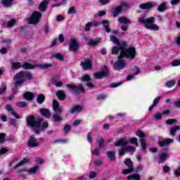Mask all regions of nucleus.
<instances>
[{
  "instance_id": "nucleus-1",
  "label": "nucleus",
  "mask_w": 180,
  "mask_h": 180,
  "mask_svg": "<svg viewBox=\"0 0 180 180\" xmlns=\"http://www.w3.org/2000/svg\"><path fill=\"white\" fill-rule=\"evenodd\" d=\"M110 41L114 43V44H117V46H113L112 49L111 53L112 54H119L120 53V57L122 56H125L126 58H130V60H134V57H136V48L131 47L126 49L127 44L125 41L122 42L119 41V39H117L115 36H111L110 39Z\"/></svg>"
},
{
  "instance_id": "nucleus-2",
  "label": "nucleus",
  "mask_w": 180,
  "mask_h": 180,
  "mask_svg": "<svg viewBox=\"0 0 180 180\" xmlns=\"http://www.w3.org/2000/svg\"><path fill=\"white\" fill-rule=\"evenodd\" d=\"M13 79L15 81V86H20V85L25 83V79L29 81L33 79V74L27 71L20 72L14 75Z\"/></svg>"
},
{
  "instance_id": "nucleus-3",
  "label": "nucleus",
  "mask_w": 180,
  "mask_h": 180,
  "mask_svg": "<svg viewBox=\"0 0 180 180\" xmlns=\"http://www.w3.org/2000/svg\"><path fill=\"white\" fill-rule=\"evenodd\" d=\"M129 144V141L126 139H121L114 143V146H122V147L118 150L120 155H124V152L127 151L128 153H134L136 151V147L132 146H127Z\"/></svg>"
},
{
  "instance_id": "nucleus-4",
  "label": "nucleus",
  "mask_w": 180,
  "mask_h": 180,
  "mask_svg": "<svg viewBox=\"0 0 180 180\" xmlns=\"http://www.w3.org/2000/svg\"><path fill=\"white\" fill-rule=\"evenodd\" d=\"M138 22L142 23L144 25V27L149 30H160L158 25L154 24V22H155V18L154 17H149L148 18L141 17L138 19Z\"/></svg>"
},
{
  "instance_id": "nucleus-5",
  "label": "nucleus",
  "mask_w": 180,
  "mask_h": 180,
  "mask_svg": "<svg viewBox=\"0 0 180 180\" xmlns=\"http://www.w3.org/2000/svg\"><path fill=\"white\" fill-rule=\"evenodd\" d=\"M27 124L32 127L37 134L40 133V125L41 124V120H36L34 115H30L26 117Z\"/></svg>"
},
{
  "instance_id": "nucleus-6",
  "label": "nucleus",
  "mask_w": 180,
  "mask_h": 180,
  "mask_svg": "<svg viewBox=\"0 0 180 180\" xmlns=\"http://www.w3.org/2000/svg\"><path fill=\"white\" fill-rule=\"evenodd\" d=\"M123 57H126V56H121L120 53V56H118V60L115 61L113 64V68L115 70V71H120V70H123L127 65L126 63V61L122 58Z\"/></svg>"
},
{
  "instance_id": "nucleus-7",
  "label": "nucleus",
  "mask_w": 180,
  "mask_h": 180,
  "mask_svg": "<svg viewBox=\"0 0 180 180\" xmlns=\"http://www.w3.org/2000/svg\"><path fill=\"white\" fill-rule=\"evenodd\" d=\"M136 135L138 136V137L141 138L139 139V141L141 143V150L142 151L146 152V150H147V143L146 142V134H144L143 132L141 131V130H138L136 131Z\"/></svg>"
},
{
  "instance_id": "nucleus-8",
  "label": "nucleus",
  "mask_w": 180,
  "mask_h": 180,
  "mask_svg": "<svg viewBox=\"0 0 180 180\" xmlns=\"http://www.w3.org/2000/svg\"><path fill=\"white\" fill-rule=\"evenodd\" d=\"M125 165H127L128 169H124L122 170V174L124 175H127L128 174H131V172H134V167L133 165V162L130 158H127L124 162Z\"/></svg>"
},
{
  "instance_id": "nucleus-9",
  "label": "nucleus",
  "mask_w": 180,
  "mask_h": 180,
  "mask_svg": "<svg viewBox=\"0 0 180 180\" xmlns=\"http://www.w3.org/2000/svg\"><path fill=\"white\" fill-rule=\"evenodd\" d=\"M40 18H41V13L35 11L31 15L30 18L28 19V23L30 25H36L40 20Z\"/></svg>"
},
{
  "instance_id": "nucleus-10",
  "label": "nucleus",
  "mask_w": 180,
  "mask_h": 180,
  "mask_svg": "<svg viewBox=\"0 0 180 180\" xmlns=\"http://www.w3.org/2000/svg\"><path fill=\"white\" fill-rule=\"evenodd\" d=\"M108 67L106 65H104L101 69V72H98L94 74V77L95 78V79H102V78L108 77Z\"/></svg>"
},
{
  "instance_id": "nucleus-11",
  "label": "nucleus",
  "mask_w": 180,
  "mask_h": 180,
  "mask_svg": "<svg viewBox=\"0 0 180 180\" xmlns=\"http://www.w3.org/2000/svg\"><path fill=\"white\" fill-rule=\"evenodd\" d=\"M67 88L72 89V91L75 92V94H77L78 91H80L81 92H85V88H84V85H82V84H79L78 86L68 84Z\"/></svg>"
},
{
  "instance_id": "nucleus-12",
  "label": "nucleus",
  "mask_w": 180,
  "mask_h": 180,
  "mask_svg": "<svg viewBox=\"0 0 180 180\" xmlns=\"http://www.w3.org/2000/svg\"><path fill=\"white\" fill-rule=\"evenodd\" d=\"M78 47H79V45L78 44L77 39H72L69 44V49L70 50V51H73L74 53H75V51L78 50Z\"/></svg>"
},
{
  "instance_id": "nucleus-13",
  "label": "nucleus",
  "mask_w": 180,
  "mask_h": 180,
  "mask_svg": "<svg viewBox=\"0 0 180 180\" xmlns=\"http://www.w3.org/2000/svg\"><path fill=\"white\" fill-rule=\"evenodd\" d=\"M28 147L30 148H34L36 147H39V141H37V139H35L33 136H31L30 137V139L28 141Z\"/></svg>"
},
{
  "instance_id": "nucleus-14",
  "label": "nucleus",
  "mask_w": 180,
  "mask_h": 180,
  "mask_svg": "<svg viewBox=\"0 0 180 180\" xmlns=\"http://www.w3.org/2000/svg\"><path fill=\"white\" fill-rule=\"evenodd\" d=\"M155 6V4L152 2L143 3L139 5V9H142L144 11H150L153 9Z\"/></svg>"
},
{
  "instance_id": "nucleus-15",
  "label": "nucleus",
  "mask_w": 180,
  "mask_h": 180,
  "mask_svg": "<svg viewBox=\"0 0 180 180\" xmlns=\"http://www.w3.org/2000/svg\"><path fill=\"white\" fill-rule=\"evenodd\" d=\"M96 143L98 144L99 148H105L106 145H105V139L101 135H98L96 139Z\"/></svg>"
},
{
  "instance_id": "nucleus-16",
  "label": "nucleus",
  "mask_w": 180,
  "mask_h": 180,
  "mask_svg": "<svg viewBox=\"0 0 180 180\" xmlns=\"http://www.w3.org/2000/svg\"><path fill=\"white\" fill-rule=\"evenodd\" d=\"M81 66L84 70H91L92 68V62L89 59H85L84 62L81 63Z\"/></svg>"
},
{
  "instance_id": "nucleus-17",
  "label": "nucleus",
  "mask_w": 180,
  "mask_h": 180,
  "mask_svg": "<svg viewBox=\"0 0 180 180\" xmlns=\"http://www.w3.org/2000/svg\"><path fill=\"white\" fill-rule=\"evenodd\" d=\"M53 109L56 113H61L63 112V108L57 100H53Z\"/></svg>"
},
{
  "instance_id": "nucleus-18",
  "label": "nucleus",
  "mask_w": 180,
  "mask_h": 180,
  "mask_svg": "<svg viewBox=\"0 0 180 180\" xmlns=\"http://www.w3.org/2000/svg\"><path fill=\"white\" fill-rule=\"evenodd\" d=\"M49 3V0H44V1L41 2L38 7V9L41 11V12H46V11L47 10V6Z\"/></svg>"
},
{
  "instance_id": "nucleus-19",
  "label": "nucleus",
  "mask_w": 180,
  "mask_h": 180,
  "mask_svg": "<svg viewBox=\"0 0 180 180\" xmlns=\"http://www.w3.org/2000/svg\"><path fill=\"white\" fill-rule=\"evenodd\" d=\"M6 109L8 111H11V115L12 116H14L15 119H20V116H19V115H18L16 112H15V111H13V108H12V105L11 104L6 105Z\"/></svg>"
},
{
  "instance_id": "nucleus-20",
  "label": "nucleus",
  "mask_w": 180,
  "mask_h": 180,
  "mask_svg": "<svg viewBox=\"0 0 180 180\" xmlns=\"http://www.w3.org/2000/svg\"><path fill=\"white\" fill-rule=\"evenodd\" d=\"M84 108L82 105H75L70 109V113H79V112H82Z\"/></svg>"
},
{
  "instance_id": "nucleus-21",
  "label": "nucleus",
  "mask_w": 180,
  "mask_h": 180,
  "mask_svg": "<svg viewBox=\"0 0 180 180\" xmlns=\"http://www.w3.org/2000/svg\"><path fill=\"white\" fill-rule=\"evenodd\" d=\"M118 22L122 25H130L131 23V20L129 18H126L125 16L120 17L118 18Z\"/></svg>"
},
{
  "instance_id": "nucleus-22",
  "label": "nucleus",
  "mask_w": 180,
  "mask_h": 180,
  "mask_svg": "<svg viewBox=\"0 0 180 180\" xmlns=\"http://www.w3.org/2000/svg\"><path fill=\"white\" fill-rule=\"evenodd\" d=\"M39 112L41 115H42V116H44L46 119H50V116H51V114L50 113V111L48 109L41 108Z\"/></svg>"
},
{
  "instance_id": "nucleus-23",
  "label": "nucleus",
  "mask_w": 180,
  "mask_h": 180,
  "mask_svg": "<svg viewBox=\"0 0 180 180\" xmlns=\"http://www.w3.org/2000/svg\"><path fill=\"white\" fill-rule=\"evenodd\" d=\"M168 157V153L167 152H163L162 153H160L159 155V160L158 162L159 164H162L167 160V158Z\"/></svg>"
},
{
  "instance_id": "nucleus-24",
  "label": "nucleus",
  "mask_w": 180,
  "mask_h": 180,
  "mask_svg": "<svg viewBox=\"0 0 180 180\" xmlns=\"http://www.w3.org/2000/svg\"><path fill=\"white\" fill-rule=\"evenodd\" d=\"M123 10V7H122V6H118L116 8L112 9V15L115 18H116V16H118V15H120V13L122 12V11Z\"/></svg>"
},
{
  "instance_id": "nucleus-25",
  "label": "nucleus",
  "mask_w": 180,
  "mask_h": 180,
  "mask_svg": "<svg viewBox=\"0 0 180 180\" xmlns=\"http://www.w3.org/2000/svg\"><path fill=\"white\" fill-rule=\"evenodd\" d=\"M171 143H174V139H167L165 141H162L159 142L160 147H165V146H168V144H171Z\"/></svg>"
},
{
  "instance_id": "nucleus-26",
  "label": "nucleus",
  "mask_w": 180,
  "mask_h": 180,
  "mask_svg": "<svg viewBox=\"0 0 180 180\" xmlns=\"http://www.w3.org/2000/svg\"><path fill=\"white\" fill-rule=\"evenodd\" d=\"M56 96L60 101H65V93L63 91L59 90L56 91Z\"/></svg>"
},
{
  "instance_id": "nucleus-27",
  "label": "nucleus",
  "mask_w": 180,
  "mask_h": 180,
  "mask_svg": "<svg viewBox=\"0 0 180 180\" xmlns=\"http://www.w3.org/2000/svg\"><path fill=\"white\" fill-rule=\"evenodd\" d=\"M22 96L27 99V101H32L33 98H34V94L30 91H27Z\"/></svg>"
},
{
  "instance_id": "nucleus-28",
  "label": "nucleus",
  "mask_w": 180,
  "mask_h": 180,
  "mask_svg": "<svg viewBox=\"0 0 180 180\" xmlns=\"http://www.w3.org/2000/svg\"><path fill=\"white\" fill-rule=\"evenodd\" d=\"M101 43V38H96L95 39H89V46H97Z\"/></svg>"
},
{
  "instance_id": "nucleus-29",
  "label": "nucleus",
  "mask_w": 180,
  "mask_h": 180,
  "mask_svg": "<svg viewBox=\"0 0 180 180\" xmlns=\"http://www.w3.org/2000/svg\"><path fill=\"white\" fill-rule=\"evenodd\" d=\"M12 2H13V0H1V4H2L4 8L12 6Z\"/></svg>"
},
{
  "instance_id": "nucleus-30",
  "label": "nucleus",
  "mask_w": 180,
  "mask_h": 180,
  "mask_svg": "<svg viewBox=\"0 0 180 180\" xmlns=\"http://www.w3.org/2000/svg\"><path fill=\"white\" fill-rule=\"evenodd\" d=\"M107 155H108V158H109L110 161H115V160L116 159L115 158L116 153L115 151H112V150L108 151Z\"/></svg>"
},
{
  "instance_id": "nucleus-31",
  "label": "nucleus",
  "mask_w": 180,
  "mask_h": 180,
  "mask_svg": "<svg viewBox=\"0 0 180 180\" xmlns=\"http://www.w3.org/2000/svg\"><path fill=\"white\" fill-rule=\"evenodd\" d=\"M180 127L179 126H174L170 129L169 134L174 136L175 134H176L177 131H179Z\"/></svg>"
},
{
  "instance_id": "nucleus-32",
  "label": "nucleus",
  "mask_w": 180,
  "mask_h": 180,
  "mask_svg": "<svg viewBox=\"0 0 180 180\" xmlns=\"http://www.w3.org/2000/svg\"><path fill=\"white\" fill-rule=\"evenodd\" d=\"M91 155H95L96 157H99L101 155V148H96L94 149H91Z\"/></svg>"
},
{
  "instance_id": "nucleus-33",
  "label": "nucleus",
  "mask_w": 180,
  "mask_h": 180,
  "mask_svg": "<svg viewBox=\"0 0 180 180\" xmlns=\"http://www.w3.org/2000/svg\"><path fill=\"white\" fill-rule=\"evenodd\" d=\"M22 65L19 62H14L12 63L11 70L13 71H16V70H19V68H21Z\"/></svg>"
},
{
  "instance_id": "nucleus-34",
  "label": "nucleus",
  "mask_w": 180,
  "mask_h": 180,
  "mask_svg": "<svg viewBox=\"0 0 180 180\" xmlns=\"http://www.w3.org/2000/svg\"><path fill=\"white\" fill-rule=\"evenodd\" d=\"M52 57L56 58V60H59L60 61H63V60H64V56H63V54L60 53H52Z\"/></svg>"
},
{
  "instance_id": "nucleus-35",
  "label": "nucleus",
  "mask_w": 180,
  "mask_h": 180,
  "mask_svg": "<svg viewBox=\"0 0 180 180\" xmlns=\"http://www.w3.org/2000/svg\"><path fill=\"white\" fill-rule=\"evenodd\" d=\"M29 162V159L25 158L18 162L16 165L14 166V169L19 168V167H22L25 164H27Z\"/></svg>"
},
{
  "instance_id": "nucleus-36",
  "label": "nucleus",
  "mask_w": 180,
  "mask_h": 180,
  "mask_svg": "<svg viewBox=\"0 0 180 180\" xmlns=\"http://www.w3.org/2000/svg\"><path fill=\"white\" fill-rule=\"evenodd\" d=\"M103 27L105 29V32L109 33L110 32V28L109 27V21L104 20L102 22Z\"/></svg>"
},
{
  "instance_id": "nucleus-37",
  "label": "nucleus",
  "mask_w": 180,
  "mask_h": 180,
  "mask_svg": "<svg viewBox=\"0 0 180 180\" xmlns=\"http://www.w3.org/2000/svg\"><path fill=\"white\" fill-rule=\"evenodd\" d=\"M175 84H176V80L172 79L165 83V86L167 88H172V86H175Z\"/></svg>"
},
{
  "instance_id": "nucleus-38",
  "label": "nucleus",
  "mask_w": 180,
  "mask_h": 180,
  "mask_svg": "<svg viewBox=\"0 0 180 180\" xmlns=\"http://www.w3.org/2000/svg\"><path fill=\"white\" fill-rule=\"evenodd\" d=\"M158 11L159 12H164V11H167V3L163 2L160 4L158 7Z\"/></svg>"
},
{
  "instance_id": "nucleus-39",
  "label": "nucleus",
  "mask_w": 180,
  "mask_h": 180,
  "mask_svg": "<svg viewBox=\"0 0 180 180\" xmlns=\"http://www.w3.org/2000/svg\"><path fill=\"white\" fill-rule=\"evenodd\" d=\"M39 67L41 70H47L49 68H51V67H53V64L44 63V64L39 65Z\"/></svg>"
},
{
  "instance_id": "nucleus-40",
  "label": "nucleus",
  "mask_w": 180,
  "mask_h": 180,
  "mask_svg": "<svg viewBox=\"0 0 180 180\" xmlns=\"http://www.w3.org/2000/svg\"><path fill=\"white\" fill-rule=\"evenodd\" d=\"M127 179L140 180V174H134L129 175L127 176Z\"/></svg>"
},
{
  "instance_id": "nucleus-41",
  "label": "nucleus",
  "mask_w": 180,
  "mask_h": 180,
  "mask_svg": "<svg viewBox=\"0 0 180 180\" xmlns=\"http://www.w3.org/2000/svg\"><path fill=\"white\" fill-rule=\"evenodd\" d=\"M37 169H39V166H34L31 167L30 169H24V171L29 172L30 174H36V172H37Z\"/></svg>"
},
{
  "instance_id": "nucleus-42",
  "label": "nucleus",
  "mask_w": 180,
  "mask_h": 180,
  "mask_svg": "<svg viewBox=\"0 0 180 180\" xmlns=\"http://www.w3.org/2000/svg\"><path fill=\"white\" fill-rule=\"evenodd\" d=\"M22 67L24 70H33L34 68V66L29 63H25Z\"/></svg>"
},
{
  "instance_id": "nucleus-43",
  "label": "nucleus",
  "mask_w": 180,
  "mask_h": 180,
  "mask_svg": "<svg viewBox=\"0 0 180 180\" xmlns=\"http://www.w3.org/2000/svg\"><path fill=\"white\" fill-rule=\"evenodd\" d=\"M121 6L124 11H128L131 8V5L127 2H122Z\"/></svg>"
},
{
  "instance_id": "nucleus-44",
  "label": "nucleus",
  "mask_w": 180,
  "mask_h": 180,
  "mask_svg": "<svg viewBox=\"0 0 180 180\" xmlns=\"http://www.w3.org/2000/svg\"><path fill=\"white\" fill-rule=\"evenodd\" d=\"M53 119L54 122H56L63 121V117L61 116H60V115H58V114H54L53 115Z\"/></svg>"
},
{
  "instance_id": "nucleus-45",
  "label": "nucleus",
  "mask_w": 180,
  "mask_h": 180,
  "mask_svg": "<svg viewBox=\"0 0 180 180\" xmlns=\"http://www.w3.org/2000/svg\"><path fill=\"white\" fill-rule=\"evenodd\" d=\"M44 99H46V98L44 97V95H42V94L38 95V96L37 98V103H39V104L43 103V102H44Z\"/></svg>"
},
{
  "instance_id": "nucleus-46",
  "label": "nucleus",
  "mask_w": 180,
  "mask_h": 180,
  "mask_svg": "<svg viewBox=\"0 0 180 180\" xmlns=\"http://www.w3.org/2000/svg\"><path fill=\"white\" fill-rule=\"evenodd\" d=\"M81 81L83 82H89L91 81V77H89V75H84L82 77L80 78Z\"/></svg>"
},
{
  "instance_id": "nucleus-47",
  "label": "nucleus",
  "mask_w": 180,
  "mask_h": 180,
  "mask_svg": "<svg viewBox=\"0 0 180 180\" xmlns=\"http://www.w3.org/2000/svg\"><path fill=\"white\" fill-rule=\"evenodd\" d=\"M15 23H16L15 19L10 20L7 23V27H13V26H15Z\"/></svg>"
},
{
  "instance_id": "nucleus-48",
  "label": "nucleus",
  "mask_w": 180,
  "mask_h": 180,
  "mask_svg": "<svg viewBox=\"0 0 180 180\" xmlns=\"http://www.w3.org/2000/svg\"><path fill=\"white\" fill-rule=\"evenodd\" d=\"M132 72H133V75H139V74H140L141 71L138 67L135 66L132 69Z\"/></svg>"
},
{
  "instance_id": "nucleus-49",
  "label": "nucleus",
  "mask_w": 180,
  "mask_h": 180,
  "mask_svg": "<svg viewBox=\"0 0 180 180\" xmlns=\"http://www.w3.org/2000/svg\"><path fill=\"white\" fill-rule=\"evenodd\" d=\"M16 106L18 108H26L27 104L25 103V101H20L15 103Z\"/></svg>"
},
{
  "instance_id": "nucleus-50",
  "label": "nucleus",
  "mask_w": 180,
  "mask_h": 180,
  "mask_svg": "<svg viewBox=\"0 0 180 180\" xmlns=\"http://www.w3.org/2000/svg\"><path fill=\"white\" fill-rule=\"evenodd\" d=\"M171 65L172 67H178L180 65V60H174L172 63H171Z\"/></svg>"
},
{
  "instance_id": "nucleus-51",
  "label": "nucleus",
  "mask_w": 180,
  "mask_h": 180,
  "mask_svg": "<svg viewBox=\"0 0 180 180\" xmlns=\"http://www.w3.org/2000/svg\"><path fill=\"white\" fill-rule=\"evenodd\" d=\"M105 98H108V95H106V94H100V95H98V96H97V100H98V101H104V99H105Z\"/></svg>"
},
{
  "instance_id": "nucleus-52",
  "label": "nucleus",
  "mask_w": 180,
  "mask_h": 180,
  "mask_svg": "<svg viewBox=\"0 0 180 180\" xmlns=\"http://www.w3.org/2000/svg\"><path fill=\"white\" fill-rule=\"evenodd\" d=\"M63 131L65 133V134H68V133H70V131H71V126L68 124L65 125Z\"/></svg>"
},
{
  "instance_id": "nucleus-53",
  "label": "nucleus",
  "mask_w": 180,
  "mask_h": 180,
  "mask_svg": "<svg viewBox=\"0 0 180 180\" xmlns=\"http://www.w3.org/2000/svg\"><path fill=\"white\" fill-rule=\"evenodd\" d=\"M162 117V114L160 112H155L154 115V118L155 119V120H161Z\"/></svg>"
},
{
  "instance_id": "nucleus-54",
  "label": "nucleus",
  "mask_w": 180,
  "mask_h": 180,
  "mask_svg": "<svg viewBox=\"0 0 180 180\" xmlns=\"http://www.w3.org/2000/svg\"><path fill=\"white\" fill-rule=\"evenodd\" d=\"M6 134L4 133H0V144H4L5 143Z\"/></svg>"
},
{
  "instance_id": "nucleus-55",
  "label": "nucleus",
  "mask_w": 180,
  "mask_h": 180,
  "mask_svg": "<svg viewBox=\"0 0 180 180\" xmlns=\"http://www.w3.org/2000/svg\"><path fill=\"white\" fill-rule=\"evenodd\" d=\"M68 15H72V13H77V11H75V7L72 6L69 8L68 11Z\"/></svg>"
},
{
  "instance_id": "nucleus-56",
  "label": "nucleus",
  "mask_w": 180,
  "mask_h": 180,
  "mask_svg": "<svg viewBox=\"0 0 180 180\" xmlns=\"http://www.w3.org/2000/svg\"><path fill=\"white\" fill-rule=\"evenodd\" d=\"M131 144H134V146H139V142H137V138L134 137L129 140Z\"/></svg>"
},
{
  "instance_id": "nucleus-57",
  "label": "nucleus",
  "mask_w": 180,
  "mask_h": 180,
  "mask_svg": "<svg viewBox=\"0 0 180 180\" xmlns=\"http://www.w3.org/2000/svg\"><path fill=\"white\" fill-rule=\"evenodd\" d=\"M105 15H106V11H99L98 13L96 14L94 17L99 18L101 16H105Z\"/></svg>"
},
{
  "instance_id": "nucleus-58",
  "label": "nucleus",
  "mask_w": 180,
  "mask_h": 180,
  "mask_svg": "<svg viewBox=\"0 0 180 180\" xmlns=\"http://www.w3.org/2000/svg\"><path fill=\"white\" fill-rule=\"evenodd\" d=\"M40 127H41V129H47L49 127V123L43 122V120H41Z\"/></svg>"
},
{
  "instance_id": "nucleus-59",
  "label": "nucleus",
  "mask_w": 180,
  "mask_h": 180,
  "mask_svg": "<svg viewBox=\"0 0 180 180\" xmlns=\"http://www.w3.org/2000/svg\"><path fill=\"white\" fill-rule=\"evenodd\" d=\"M96 175H98V173L95 172H91L89 174L90 179H94V178H96Z\"/></svg>"
},
{
  "instance_id": "nucleus-60",
  "label": "nucleus",
  "mask_w": 180,
  "mask_h": 180,
  "mask_svg": "<svg viewBox=\"0 0 180 180\" xmlns=\"http://www.w3.org/2000/svg\"><path fill=\"white\" fill-rule=\"evenodd\" d=\"M35 161L37 164H44V160L40 158H36Z\"/></svg>"
},
{
  "instance_id": "nucleus-61",
  "label": "nucleus",
  "mask_w": 180,
  "mask_h": 180,
  "mask_svg": "<svg viewBox=\"0 0 180 180\" xmlns=\"http://www.w3.org/2000/svg\"><path fill=\"white\" fill-rule=\"evenodd\" d=\"M122 85V83L117 82V83H112L110 85V88H117V86H120Z\"/></svg>"
},
{
  "instance_id": "nucleus-62",
  "label": "nucleus",
  "mask_w": 180,
  "mask_h": 180,
  "mask_svg": "<svg viewBox=\"0 0 180 180\" xmlns=\"http://www.w3.org/2000/svg\"><path fill=\"white\" fill-rule=\"evenodd\" d=\"M81 123H82V120H77L73 122L72 125L74 126V127H77V126H79Z\"/></svg>"
},
{
  "instance_id": "nucleus-63",
  "label": "nucleus",
  "mask_w": 180,
  "mask_h": 180,
  "mask_svg": "<svg viewBox=\"0 0 180 180\" xmlns=\"http://www.w3.org/2000/svg\"><path fill=\"white\" fill-rule=\"evenodd\" d=\"M166 123L167 124H174V123H176V121L175 120L170 119L166 120Z\"/></svg>"
},
{
  "instance_id": "nucleus-64",
  "label": "nucleus",
  "mask_w": 180,
  "mask_h": 180,
  "mask_svg": "<svg viewBox=\"0 0 180 180\" xmlns=\"http://www.w3.org/2000/svg\"><path fill=\"white\" fill-rule=\"evenodd\" d=\"M174 105L176 106V108H180V98L174 103Z\"/></svg>"
}]
</instances>
